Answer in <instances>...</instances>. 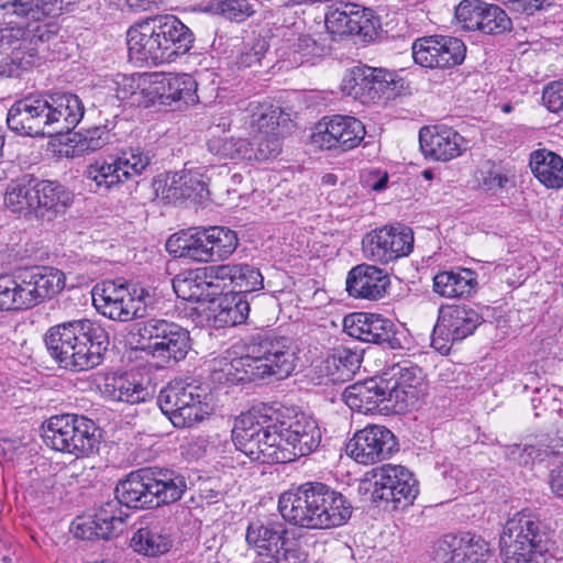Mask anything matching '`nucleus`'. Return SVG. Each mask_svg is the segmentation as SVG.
I'll list each match as a JSON object with an SVG mask.
<instances>
[{
    "label": "nucleus",
    "mask_w": 563,
    "mask_h": 563,
    "mask_svg": "<svg viewBox=\"0 0 563 563\" xmlns=\"http://www.w3.org/2000/svg\"><path fill=\"white\" fill-rule=\"evenodd\" d=\"M511 27V20L507 13L495 4L486 3L477 31L484 34H500Z\"/></svg>",
    "instance_id": "864d4df0"
},
{
    "label": "nucleus",
    "mask_w": 563,
    "mask_h": 563,
    "mask_svg": "<svg viewBox=\"0 0 563 563\" xmlns=\"http://www.w3.org/2000/svg\"><path fill=\"white\" fill-rule=\"evenodd\" d=\"M556 454H559V452L543 444H512L506 446V455L508 459L525 466L533 464L536 461H543L544 459Z\"/></svg>",
    "instance_id": "8fccbe9b"
},
{
    "label": "nucleus",
    "mask_w": 563,
    "mask_h": 563,
    "mask_svg": "<svg viewBox=\"0 0 563 563\" xmlns=\"http://www.w3.org/2000/svg\"><path fill=\"white\" fill-rule=\"evenodd\" d=\"M23 309L18 279L0 276V311Z\"/></svg>",
    "instance_id": "bf43d9fd"
},
{
    "label": "nucleus",
    "mask_w": 563,
    "mask_h": 563,
    "mask_svg": "<svg viewBox=\"0 0 563 563\" xmlns=\"http://www.w3.org/2000/svg\"><path fill=\"white\" fill-rule=\"evenodd\" d=\"M347 450L357 463L373 464L388 459L397 450V441L390 430L374 424L357 431Z\"/></svg>",
    "instance_id": "412c9836"
},
{
    "label": "nucleus",
    "mask_w": 563,
    "mask_h": 563,
    "mask_svg": "<svg viewBox=\"0 0 563 563\" xmlns=\"http://www.w3.org/2000/svg\"><path fill=\"white\" fill-rule=\"evenodd\" d=\"M238 245V234L227 227L205 228L195 233L181 231L166 241V250L174 257L201 263L227 260Z\"/></svg>",
    "instance_id": "6e6552de"
},
{
    "label": "nucleus",
    "mask_w": 563,
    "mask_h": 563,
    "mask_svg": "<svg viewBox=\"0 0 563 563\" xmlns=\"http://www.w3.org/2000/svg\"><path fill=\"white\" fill-rule=\"evenodd\" d=\"M45 107L42 97H26L15 101L8 112V126L21 135L46 136Z\"/></svg>",
    "instance_id": "7c9ffc66"
},
{
    "label": "nucleus",
    "mask_w": 563,
    "mask_h": 563,
    "mask_svg": "<svg viewBox=\"0 0 563 563\" xmlns=\"http://www.w3.org/2000/svg\"><path fill=\"white\" fill-rule=\"evenodd\" d=\"M151 19L155 22L161 38L170 43L169 47L176 58L191 49L195 41L194 33L177 16L164 14L154 15Z\"/></svg>",
    "instance_id": "4c0bfd02"
},
{
    "label": "nucleus",
    "mask_w": 563,
    "mask_h": 563,
    "mask_svg": "<svg viewBox=\"0 0 563 563\" xmlns=\"http://www.w3.org/2000/svg\"><path fill=\"white\" fill-rule=\"evenodd\" d=\"M298 357L289 339L271 335L253 338L247 353L235 358L219 357L210 363V377L216 384H239L267 376L288 377Z\"/></svg>",
    "instance_id": "f03ea898"
},
{
    "label": "nucleus",
    "mask_w": 563,
    "mask_h": 563,
    "mask_svg": "<svg viewBox=\"0 0 563 563\" xmlns=\"http://www.w3.org/2000/svg\"><path fill=\"white\" fill-rule=\"evenodd\" d=\"M552 530L544 520L529 510L515 514L504 526L499 538L504 563H544L543 552Z\"/></svg>",
    "instance_id": "423d86ee"
},
{
    "label": "nucleus",
    "mask_w": 563,
    "mask_h": 563,
    "mask_svg": "<svg viewBox=\"0 0 563 563\" xmlns=\"http://www.w3.org/2000/svg\"><path fill=\"white\" fill-rule=\"evenodd\" d=\"M102 528L95 518L77 519L73 522V532L76 538L82 540L104 539L101 537Z\"/></svg>",
    "instance_id": "0e129e2a"
},
{
    "label": "nucleus",
    "mask_w": 563,
    "mask_h": 563,
    "mask_svg": "<svg viewBox=\"0 0 563 563\" xmlns=\"http://www.w3.org/2000/svg\"><path fill=\"white\" fill-rule=\"evenodd\" d=\"M361 354L351 349L335 351L324 362V369L332 383H343L352 378L361 365Z\"/></svg>",
    "instance_id": "c03bdc74"
},
{
    "label": "nucleus",
    "mask_w": 563,
    "mask_h": 563,
    "mask_svg": "<svg viewBox=\"0 0 563 563\" xmlns=\"http://www.w3.org/2000/svg\"><path fill=\"white\" fill-rule=\"evenodd\" d=\"M35 183L25 178L11 181L5 190L4 202L13 212L27 211L35 217Z\"/></svg>",
    "instance_id": "49530a36"
},
{
    "label": "nucleus",
    "mask_w": 563,
    "mask_h": 563,
    "mask_svg": "<svg viewBox=\"0 0 563 563\" xmlns=\"http://www.w3.org/2000/svg\"><path fill=\"white\" fill-rule=\"evenodd\" d=\"M140 334L150 341L154 357L180 361L190 350L189 331L173 321L150 319L140 328Z\"/></svg>",
    "instance_id": "ddd939ff"
},
{
    "label": "nucleus",
    "mask_w": 563,
    "mask_h": 563,
    "mask_svg": "<svg viewBox=\"0 0 563 563\" xmlns=\"http://www.w3.org/2000/svg\"><path fill=\"white\" fill-rule=\"evenodd\" d=\"M413 233L405 225H384L366 233L362 239V250L366 258L379 264H388L408 256L413 249Z\"/></svg>",
    "instance_id": "f8f14e48"
},
{
    "label": "nucleus",
    "mask_w": 563,
    "mask_h": 563,
    "mask_svg": "<svg viewBox=\"0 0 563 563\" xmlns=\"http://www.w3.org/2000/svg\"><path fill=\"white\" fill-rule=\"evenodd\" d=\"M45 107L44 121L46 136L70 132L84 117L81 100L73 93H55L43 97Z\"/></svg>",
    "instance_id": "b1692460"
},
{
    "label": "nucleus",
    "mask_w": 563,
    "mask_h": 563,
    "mask_svg": "<svg viewBox=\"0 0 563 563\" xmlns=\"http://www.w3.org/2000/svg\"><path fill=\"white\" fill-rule=\"evenodd\" d=\"M441 476L443 479L442 486L446 492L454 494L456 490L467 488L465 475L456 465L451 463L442 465Z\"/></svg>",
    "instance_id": "e2e57ef3"
},
{
    "label": "nucleus",
    "mask_w": 563,
    "mask_h": 563,
    "mask_svg": "<svg viewBox=\"0 0 563 563\" xmlns=\"http://www.w3.org/2000/svg\"><path fill=\"white\" fill-rule=\"evenodd\" d=\"M439 35L422 37L412 44V57L422 67L439 68Z\"/></svg>",
    "instance_id": "4d7b16f0"
},
{
    "label": "nucleus",
    "mask_w": 563,
    "mask_h": 563,
    "mask_svg": "<svg viewBox=\"0 0 563 563\" xmlns=\"http://www.w3.org/2000/svg\"><path fill=\"white\" fill-rule=\"evenodd\" d=\"M278 511L292 526L311 530L331 529L351 518L352 505L325 484L306 483L279 496Z\"/></svg>",
    "instance_id": "7ed1b4c3"
},
{
    "label": "nucleus",
    "mask_w": 563,
    "mask_h": 563,
    "mask_svg": "<svg viewBox=\"0 0 563 563\" xmlns=\"http://www.w3.org/2000/svg\"><path fill=\"white\" fill-rule=\"evenodd\" d=\"M207 387L192 383L173 382L159 391L157 404L176 428H188L209 411Z\"/></svg>",
    "instance_id": "9d476101"
},
{
    "label": "nucleus",
    "mask_w": 563,
    "mask_h": 563,
    "mask_svg": "<svg viewBox=\"0 0 563 563\" xmlns=\"http://www.w3.org/2000/svg\"><path fill=\"white\" fill-rule=\"evenodd\" d=\"M363 123L350 115L325 117L319 121L311 134V141L322 150L350 151L365 136Z\"/></svg>",
    "instance_id": "4468645a"
},
{
    "label": "nucleus",
    "mask_w": 563,
    "mask_h": 563,
    "mask_svg": "<svg viewBox=\"0 0 563 563\" xmlns=\"http://www.w3.org/2000/svg\"><path fill=\"white\" fill-rule=\"evenodd\" d=\"M126 37L131 58L154 65L172 63L176 59L169 47L170 43L158 36L157 26L151 18L130 26Z\"/></svg>",
    "instance_id": "dca6fc26"
},
{
    "label": "nucleus",
    "mask_w": 563,
    "mask_h": 563,
    "mask_svg": "<svg viewBox=\"0 0 563 563\" xmlns=\"http://www.w3.org/2000/svg\"><path fill=\"white\" fill-rule=\"evenodd\" d=\"M189 181L186 179L185 172L167 174L164 178L154 181V189L156 196L166 202H176L190 198Z\"/></svg>",
    "instance_id": "de8ad7c7"
},
{
    "label": "nucleus",
    "mask_w": 563,
    "mask_h": 563,
    "mask_svg": "<svg viewBox=\"0 0 563 563\" xmlns=\"http://www.w3.org/2000/svg\"><path fill=\"white\" fill-rule=\"evenodd\" d=\"M388 393L387 380L374 377L346 387L343 399L352 410L362 413H372L375 410L393 412V408H385L390 404Z\"/></svg>",
    "instance_id": "bb28decb"
},
{
    "label": "nucleus",
    "mask_w": 563,
    "mask_h": 563,
    "mask_svg": "<svg viewBox=\"0 0 563 563\" xmlns=\"http://www.w3.org/2000/svg\"><path fill=\"white\" fill-rule=\"evenodd\" d=\"M235 446L251 460L274 464L294 461L314 452L322 440L316 419L305 413L280 420L271 408H253L234 422Z\"/></svg>",
    "instance_id": "f257e3e1"
},
{
    "label": "nucleus",
    "mask_w": 563,
    "mask_h": 563,
    "mask_svg": "<svg viewBox=\"0 0 563 563\" xmlns=\"http://www.w3.org/2000/svg\"><path fill=\"white\" fill-rule=\"evenodd\" d=\"M26 25L0 29V51H11V62L0 64V78L16 77L35 63L36 48L30 47Z\"/></svg>",
    "instance_id": "393cba45"
},
{
    "label": "nucleus",
    "mask_w": 563,
    "mask_h": 563,
    "mask_svg": "<svg viewBox=\"0 0 563 563\" xmlns=\"http://www.w3.org/2000/svg\"><path fill=\"white\" fill-rule=\"evenodd\" d=\"M131 548L143 555L156 556L172 548V538L167 527L161 522H151L140 527L130 540Z\"/></svg>",
    "instance_id": "e433bc0d"
},
{
    "label": "nucleus",
    "mask_w": 563,
    "mask_h": 563,
    "mask_svg": "<svg viewBox=\"0 0 563 563\" xmlns=\"http://www.w3.org/2000/svg\"><path fill=\"white\" fill-rule=\"evenodd\" d=\"M35 219L51 222L64 214L73 202V195L53 180L35 181Z\"/></svg>",
    "instance_id": "473e14b6"
},
{
    "label": "nucleus",
    "mask_w": 563,
    "mask_h": 563,
    "mask_svg": "<svg viewBox=\"0 0 563 563\" xmlns=\"http://www.w3.org/2000/svg\"><path fill=\"white\" fill-rule=\"evenodd\" d=\"M509 181L507 173L500 167L490 168L484 177L483 185L487 190L496 191L503 189Z\"/></svg>",
    "instance_id": "774afa93"
},
{
    "label": "nucleus",
    "mask_w": 563,
    "mask_h": 563,
    "mask_svg": "<svg viewBox=\"0 0 563 563\" xmlns=\"http://www.w3.org/2000/svg\"><path fill=\"white\" fill-rule=\"evenodd\" d=\"M154 74L123 75L117 80V97L131 106L150 107L153 103Z\"/></svg>",
    "instance_id": "58836bf2"
},
{
    "label": "nucleus",
    "mask_w": 563,
    "mask_h": 563,
    "mask_svg": "<svg viewBox=\"0 0 563 563\" xmlns=\"http://www.w3.org/2000/svg\"><path fill=\"white\" fill-rule=\"evenodd\" d=\"M38 21H33V23H27V36L30 41V47L36 48V54L38 53V44H43L45 42H49L57 35V26L53 23H37Z\"/></svg>",
    "instance_id": "680f3d73"
},
{
    "label": "nucleus",
    "mask_w": 563,
    "mask_h": 563,
    "mask_svg": "<svg viewBox=\"0 0 563 563\" xmlns=\"http://www.w3.org/2000/svg\"><path fill=\"white\" fill-rule=\"evenodd\" d=\"M482 323L479 313L467 306H450L440 309L433 333L446 340L462 341L473 334Z\"/></svg>",
    "instance_id": "2f4dec72"
},
{
    "label": "nucleus",
    "mask_w": 563,
    "mask_h": 563,
    "mask_svg": "<svg viewBox=\"0 0 563 563\" xmlns=\"http://www.w3.org/2000/svg\"><path fill=\"white\" fill-rule=\"evenodd\" d=\"M553 0H501L510 11L531 14L552 4Z\"/></svg>",
    "instance_id": "338daca9"
},
{
    "label": "nucleus",
    "mask_w": 563,
    "mask_h": 563,
    "mask_svg": "<svg viewBox=\"0 0 563 563\" xmlns=\"http://www.w3.org/2000/svg\"><path fill=\"white\" fill-rule=\"evenodd\" d=\"M374 500L390 501L398 508L411 505L418 495V483L405 466L383 465L374 471Z\"/></svg>",
    "instance_id": "2eb2a0df"
},
{
    "label": "nucleus",
    "mask_w": 563,
    "mask_h": 563,
    "mask_svg": "<svg viewBox=\"0 0 563 563\" xmlns=\"http://www.w3.org/2000/svg\"><path fill=\"white\" fill-rule=\"evenodd\" d=\"M431 556L437 563H486L490 549L479 536L445 534L434 542Z\"/></svg>",
    "instance_id": "f3484780"
},
{
    "label": "nucleus",
    "mask_w": 563,
    "mask_h": 563,
    "mask_svg": "<svg viewBox=\"0 0 563 563\" xmlns=\"http://www.w3.org/2000/svg\"><path fill=\"white\" fill-rule=\"evenodd\" d=\"M343 329L360 341L386 344L389 349L402 347L395 323L382 314L354 312L344 317Z\"/></svg>",
    "instance_id": "6ab92c4d"
},
{
    "label": "nucleus",
    "mask_w": 563,
    "mask_h": 563,
    "mask_svg": "<svg viewBox=\"0 0 563 563\" xmlns=\"http://www.w3.org/2000/svg\"><path fill=\"white\" fill-rule=\"evenodd\" d=\"M394 85V74L382 68L355 66L344 76L341 85L343 93L368 103L379 99Z\"/></svg>",
    "instance_id": "aec40b11"
},
{
    "label": "nucleus",
    "mask_w": 563,
    "mask_h": 563,
    "mask_svg": "<svg viewBox=\"0 0 563 563\" xmlns=\"http://www.w3.org/2000/svg\"><path fill=\"white\" fill-rule=\"evenodd\" d=\"M197 82L188 74H154L153 77V103L159 101L162 104L177 108L181 104H195L198 101Z\"/></svg>",
    "instance_id": "cd10ccee"
},
{
    "label": "nucleus",
    "mask_w": 563,
    "mask_h": 563,
    "mask_svg": "<svg viewBox=\"0 0 563 563\" xmlns=\"http://www.w3.org/2000/svg\"><path fill=\"white\" fill-rule=\"evenodd\" d=\"M372 12L357 4L345 3L330 8L325 13V27L334 35L357 34L366 36L371 27Z\"/></svg>",
    "instance_id": "72a5a7b5"
},
{
    "label": "nucleus",
    "mask_w": 563,
    "mask_h": 563,
    "mask_svg": "<svg viewBox=\"0 0 563 563\" xmlns=\"http://www.w3.org/2000/svg\"><path fill=\"white\" fill-rule=\"evenodd\" d=\"M210 9L216 14L236 22L244 21L254 13L247 0H216L210 3Z\"/></svg>",
    "instance_id": "13d9d810"
},
{
    "label": "nucleus",
    "mask_w": 563,
    "mask_h": 563,
    "mask_svg": "<svg viewBox=\"0 0 563 563\" xmlns=\"http://www.w3.org/2000/svg\"><path fill=\"white\" fill-rule=\"evenodd\" d=\"M390 279L383 269L368 264L353 267L346 278L349 295L357 299L378 300L386 296Z\"/></svg>",
    "instance_id": "c756f323"
},
{
    "label": "nucleus",
    "mask_w": 563,
    "mask_h": 563,
    "mask_svg": "<svg viewBox=\"0 0 563 563\" xmlns=\"http://www.w3.org/2000/svg\"><path fill=\"white\" fill-rule=\"evenodd\" d=\"M214 319L222 325L243 323L250 312V303L245 295L228 292L219 298Z\"/></svg>",
    "instance_id": "a18cd8bd"
},
{
    "label": "nucleus",
    "mask_w": 563,
    "mask_h": 563,
    "mask_svg": "<svg viewBox=\"0 0 563 563\" xmlns=\"http://www.w3.org/2000/svg\"><path fill=\"white\" fill-rule=\"evenodd\" d=\"M388 383L389 402L387 408L393 412L401 413L412 408L422 396V371L408 362L393 367V375L386 379Z\"/></svg>",
    "instance_id": "4be33fe9"
},
{
    "label": "nucleus",
    "mask_w": 563,
    "mask_h": 563,
    "mask_svg": "<svg viewBox=\"0 0 563 563\" xmlns=\"http://www.w3.org/2000/svg\"><path fill=\"white\" fill-rule=\"evenodd\" d=\"M101 395L112 401L139 404L150 397L147 388L132 373H111L99 386Z\"/></svg>",
    "instance_id": "c9c22d12"
},
{
    "label": "nucleus",
    "mask_w": 563,
    "mask_h": 563,
    "mask_svg": "<svg viewBox=\"0 0 563 563\" xmlns=\"http://www.w3.org/2000/svg\"><path fill=\"white\" fill-rule=\"evenodd\" d=\"M23 309L51 299L65 287V275L57 268L40 267L16 277Z\"/></svg>",
    "instance_id": "5701e85b"
},
{
    "label": "nucleus",
    "mask_w": 563,
    "mask_h": 563,
    "mask_svg": "<svg viewBox=\"0 0 563 563\" xmlns=\"http://www.w3.org/2000/svg\"><path fill=\"white\" fill-rule=\"evenodd\" d=\"M92 303L103 317L118 321L130 322L144 318L152 305L150 288L140 283L102 280L91 290Z\"/></svg>",
    "instance_id": "0eeeda50"
},
{
    "label": "nucleus",
    "mask_w": 563,
    "mask_h": 563,
    "mask_svg": "<svg viewBox=\"0 0 563 563\" xmlns=\"http://www.w3.org/2000/svg\"><path fill=\"white\" fill-rule=\"evenodd\" d=\"M477 285L471 269L443 271L433 277V291L445 298L470 296Z\"/></svg>",
    "instance_id": "ea45409f"
},
{
    "label": "nucleus",
    "mask_w": 563,
    "mask_h": 563,
    "mask_svg": "<svg viewBox=\"0 0 563 563\" xmlns=\"http://www.w3.org/2000/svg\"><path fill=\"white\" fill-rule=\"evenodd\" d=\"M151 158L140 147H132L122 152L110 161L97 159L86 169L88 179L96 183L97 187H111L140 176L150 165Z\"/></svg>",
    "instance_id": "9b49d317"
},
{
    "label": "nucleus",
    "mask_w": 563,
    "mask_h": 563,
    "mask_svg": "<svg viewBox=\"0 0 563 563\" xmlns=\"http://www.w3.org/2000/svg\"><path fill=\"white\" fill-rule=\"evenodd\" d=\"M250 124L260 133H268L278 125L279 110L268 103L250 102L247 107Z\"/></svg>",
    "instance_id": "3c124183"
},
{
    "label": "nucleus",
    "mask_w": 563,
    "mask_h": 563,
    "mask_svg": "<svg viewBox=\"0 0 563 563\" xmlns=\"http://www.w3.org/2000/svg\"><path fill=\"white\" fill-rule=\"evenodd\" d=\"M287 530L279 522L264 523L260 520L249 525L246 542L264 563H288L295 550L287 547Z\"/></svg>",
    "instance_id": "a211bd4d"
},
{
    "label": "nucleus",
    "mask_w": 563,
    "mask_h": 563,
    "mask_svg": "<svg viewBox=\"0 0 563 563\" xmlns=\"http://www.w3.org/2000/svg\"><path fill=\"white\" fill-rule=\"evenodd\" d=\"M220 294L229 288L231 294L252 292L263 288V276L260 271L245 263L217 265Z\"/></svg>",
    "instance_id": "f704fd0d"
},
{
    "label": "nucleus",
    "mask_w": 563,
    "mask_h": 563,
    "mask_svg": "<svg viewBox=\"0 0 563 563\" xmlns=\"http://www.w3.org/2000/svg\"><path fill=\"white\" fill-rule=\"evenodd\" d=\"M121 505L125 504L122 500L117 486L115 498L101 504L93 516L97 522L102 527L100 528V530H102L101 537L106 540L117 536L123 530L128 514L122 510Z\"/></svg>",
    "instance_id": "37998d69"
},
{
    "label": "nucleus",
    "mask_w": 563,
    "mask_h": 563,
    "mask_svg": "<svg viewBox=\"0 0 563 563\" xmlns=\"http://www.w3.org/2000/svg\"><path fill=\"white\" fill-rule=\"evenodd\" d=\"M542 100L549 111H563V81L548 85L543 90Z\"/></svg>",
    "instance_id": "69168bd1"
},
{
    "label": "nucleus",
    "mask_w": 563,
    "mask_h": 563,
    "mask_svg": "<svg viewBox=\"0 0 563 563\" xmlns=\"http://www.w3.org/2000/svg\"><path fill=\"white\" fill-rule=\"evenodd\" d=\"M486 2L481 0H463L455 8L457 24L465 31H477Z\"/></svg>",
    "instance_id": "5fc2aeb1"
},
{
    "label": "nucleus",
    "mask_w": 563,
    "mask_h": 563,
    "mask_svg": "<svg viewBox=\"0 0 563 563\" xmlns=\"http://www.w3.org/2000/svg\"><path fill=\"white\" fill-rule=\"evenodd\" d=\"M175 294L187 301H212L220 295L217 265L188 269L173 278Z\"/></svg>",
    "instance_id": "a878e982"
},
{
    "label": "nucleus",
    "mask_w": 563,
    "mask_h": 563,
    "mask_svg": "<svg viewBox=\"0 0 563 563\" xmlns=\"http://www.w3.org/2000/svg\"><path fill=\"white\" fill-rule=\"evenodd\" d=\"M439 68L460 65L466 53L465 44L457 37L439 35Z\"/></svg>",
    "instance_id": "603ef678"
},
{
    "label": "nucleus",
    "mask_w": 563,
    "mask_h": 563,
    "mask_svg": "<svg viewBox=\"0 0 563 563\" xmlns=\"http://www.w3.org/2000/svg\"><path fill=\"white\" fill-rule=\"evenodd\" d=\"M419 143L426 157L448 162L462 154L465 140L449 126H423L419 132Z\"/></svg>",
    "instance_id": "c85d7f7f"
},
{
    "label": "nucleus",
    "mask_w": 563,
    "mask_h": 563,
    "mask_svg": "<svg viewBox=\"0 0 563 563\" xmlns=\"http://www.w3.org/2000/svg\"><path fill=\"white\" fill-rule=\"evenodd\" d=\"M56 0H0L3 18L30 19L40 21L54 13Z\"/></svg>",
    "instance_id": "79ce46f5"
},
{
    "label": "nucleus",
    "mask_w": 563,
    "mask_h": 563,
    "mask_svg": "<svg viewBox=\"0 0 563 563\" xmlns=\"http://www.w3.org/2000/svg\"><path fill=\"white\" fill-rule=\"evenodd\" d=\"M45 344L62 368L81 372L101 364L109 339L102 327L88 319H79L49 328Z\"/></svg>",
    "instance_id": "20e7f679"
},
{
    "label": "nucleus",
    "mask_w": 563,
    "mask_h": 563,
    "mask_svg": "<svg viewBox=\"0 0 563 563\" xmlns=\"http://www.w3.org/2000/svg\"><path fill=\"white\" fill-rule=\"evenodd\" d=\"M253 142L242 137H227L218 145L213 144L212 150L217 146L216 153L224 158L230 159H247L252 161L254 155Z\"/></svg>",
    "instance_id": "6e6d98bb"
},
{
    "label": "nucleus",
    "mask_w": 563,
    "mask_h": 563,
    "mask_svg": "<svg viewBox=\"0 0 563 563\" xmlns=\"http://www.w3.org/2000/svg\"><path fill=\"white\" fill-rule=\"evenodd\" d=\"M43 441L51 449L75 456L90 455L99 444L100 433L92 420L77 415H57L43 422Z\"/></svg>",
    "instance_id": "1a4fd4ad"
},
{
    "label": "nucleus",
    "mask_w": 563,
    "mask_h": 563,
    "mask_svg": "<svg viewBox=\"0 0 563 563\" xmlns=\"http://www.w3.org/2000/svg\"><path fill=\"white\" fill-rule=\"evenodd\" d=\"M254 161H266L277 156L280 152L279 139L269 133H258L252 140Z\"/></svg>",
    "instance_id": "052dcab7"
},
{
    "label": "nucleus",
    "mask_w": 563,
    "mask_h": 563,
    "mask_svg": "<svg viewBox=\"0 0 563 563\" xmlns=\"http://www.w3.org/2000/svg\"><path fill=\"white\" fill-rule=\"evenodd\" d=\"M530 167L533 175L548 188L563 187V158L548 150L531 154Z\"/></svg>",
    "instance_id": "a19ab883"
},
{
    "label": "nucleus",
    "mask_w": 563,
    "mask_h": 563,
    "mask_svg": "<svg viewBox=\"0 0 563 563\" xmlns=\"http://www.w3.org/2000/svg\"><path fill=\"white\" fill-rule=\"evenodd\" d=\"M187 489L180 473L159 467L131 472L118 484V492L128 508H154L179 500Z\"/></svg>",
    "instance_id": "39448f33"
},
{
    "label": "nucleus",
    "mask_w": 563,
    "mask_h": 563,
    "mask_svg": "<svg viewBox=\"0 0 563 563\" xmlns=\"http://www.w3.org/2000/svg\"><path fill=\"white\" fill-rule=\"evenodd\" d=\"M111 129L108 124H104L75 133L70 140L74 143V151L81 155L100 150L110 142L112 137Z\"/></svg>",
    "instance_id": "09e8293b"
}]
</instances>
